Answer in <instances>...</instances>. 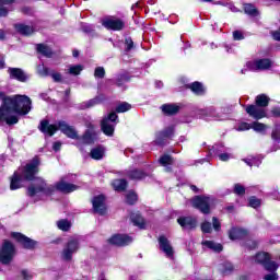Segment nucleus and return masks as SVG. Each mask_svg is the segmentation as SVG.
Wrapping results in <instances>:
<instances>
[{"mask_svg": "<svg viewBox=\"0 0 280 280\" xmlns=\"http://www.w3.org/2000/svg\"><path fill=\"white\" fill-rule=\"evenodd\" d=\"M10 236L16 244L22 246L24 250H36L38 246V241H34L21 232H11Z\"/></svg>", "mask_w": 280, "mask_h": 280, "instance_id": "0eeeda50", "label": "nucleus"}, {"mask_svg": "<svg viewBox=\"0 0 280 280\" xmlns=\"http://www.w3.org/2000/svg\"><path fill=\"white\" fill-rule=\"evenodd\" d=\"M96 104H100V98H92L88 102L86 108H92V106H96Z\"/></svg>", "mask_w": 280, "mask_h": 280, "instance_id": "0e129e2a", "label": "nucleus"}, {"mask_svg": "<svg viewBox=\"0 0 280 280\" xmlns=\"http://www.w3.org/2000/svg\"><path fill=\"white\" fill-rule=\"evenodd\" d=\"M247 235L248 230L242 228H232L229 230V238L232 240V242H235V240H244Z\"/></svg>", "mask_w": 280, "mask_h": 280, "instance_id": "4be33fe9", "label": "nucleus"}, {"mask_svg": "<svg viewBox=\"0 0 280 280\" xmlns=\"http://www.w3.org/2000/svg\"><path fill=\"white\" fill-rule=\"evenodd\" d=\"M10 80H16L18 82H27V74L21 68L8 69Z\"/></svg>", "mask_w": 280, "mask_h": 280, "instance_id": "aec40b11", "label": "nucleus"}, {"mask_svg": "<svg viewBox=\"0 0 280 280\" xmlns=\"http://www.w3.org/2000/svg\"><path fill=\"white\" fill-rule=\"evenodd\" d=\"M174 132H176V128L174 127V125H171L163 130L156 131L154 144L159 145L160 148L167 145V140L174 137Z\"/></svg>", "mask_w": 280, "mask_h": 280, "instance_id": "1a4fd4ad", "label": "nucleus"}, {"mask_svg": "<svg viewBox=\"0 0 280 280\" xmlns=\"http://www.w3.org/2000/svg\"><path fill=\"white\" fill-rule=\"evenodd\" d=\"M112 186L116 191L124 192L128 189V180L126 178L115 179Z\"/></svg>", "mask_w": 280, "mask_h": 280, "instance_id": "c756f323", "label": "nucleus"}, {"mask_svg": "<svg viewBox=\"0 0 280 280\" xmlns=\"http://www.w3.org/2000/svg\"><path fill=\"white\" fill-rule=\"evenodd\" d=\"M252 130H254L255 132H266V130H268V125L264 124V122H259L258 120H255L252 122Z\"/></svg>", "mask_w": 280, "mask_h": 280, "instance_id": "f704fd0d", "label": "nucleus"}, {"mask_svg": "<svg viewBox=\"0 0 280 280\" xmlns=\"http://www.w3.org/2000/svg\"><path fill=\"white\" fill-rule=\"evenodd\" d=\"M177 224L182 226L183 231H194L198 226V220L194 217H179Z\"/></svg>", "mask_w": 280, "mask_h": 280, "instance_id": "f3484780", "label": "nucleus"}, {"mask_svg": "<svg viewBox=\"0 0 280 280\" xmlns=\"http://www.w3.org/2000/svg\"><path fill=\"white\" fill-rule=\"evenodd\" d=\"M250 129H253V124L241 122L238 126V130H241V131H246V130H250Z\"/></svg>", "mask_w": 280, "mask_h": 280, "instance_id": "6e6d98bb", "label": "nucleus"}, {"mask_svg": "<svg viewBox=\"0 0 280 280\" xmlns=\"http://www.w3.org/2000/svg\"><path fill=\"white\" fill-rule=\"evenodd\" d=\"M59 130L68 139H74L75 141H80V135H78V130H75V127L67 124V121L59 120Z\"/></svg>", "mask_w": 280, "mask_h": 280, "instance_id": "4468645a", "label": "nucleus"}, {"mask_svg": "<svg viewBox=\"0 0 280 280\" xmlns=\"http://www.w3.org/2000/svg\"><path fill=\"white\" fill-rule=\"evenodd\" d=\"M194 209L200 211L203 215L211 213V198L205 195H197L191 199Z\"/></svg>", "mask_w": 280, "mask_h": 280, "instance_id": "6e6552de", "label": "nucleus"}, {"mask_svg": "<svg viewBox=\"0 0 280 280\" xmlns=\"http://www.w3.org/2000/svg\"><path fill=\"white\" fill-rule=\"evenodd\" d=\"M271 273L265 275L264 280H279V275L277 271H269Z\"/></svg>", "mask_w": 280, "mask_h": 280, "instance_id": "864d4df0", "label": "nucleus"}, {"mask_svg": "<svg viewBox=\"0 0 280 280\" xmlns=\"http://www.w3.org/2000/svg\"><path fill=\"white\" fill-rule=\"evenodd\" d=\"M131 109H132V105L128 102H121L115 108L116 113L118 114L128 113V110H131Z\"/></svg>", "mask_w": 280, "mask_h": 280, "instance_id": "e433bc0d", "label": "nucleus"}, {"mask_svg": "<svg viewBox=\"0 0 280 280\" xmlns=\"http://www.w3.org/2000/svg\"><path fill=\"white\" fill-rule=\"evenodd\" d=\"M108 244L117 246L118 248H124V246L132 244V236H129L128 234H114L108 238Z\"/></svg>", "mask_w": 280, "mask_h": 280, "instance_id": "f8f14e48", "label": "nucleus"}, {"mask_svg": "<svg viewBox=\"0 0 280 280\" xmlns=\"http://www.w3.org/2000/svg\"><path fill=\"white\" fill-rule=\"evenodd\" d=\"M81 31H82L84 34H93V32H95V30L93 28V26L86 25V24H83V25L81 26Z\"/></svg>", "mask_w": 280, "mask_h": 280, "instance_id": "5fc2aeb1", "label": "nucleus"}, {"mask_svg": "<svg viewBox=\"0 0 280 280\" xmlns=\"http://www.w3.org/2000/svg\"><path fill=\"white\" fill-rule=\"evenodd\" d=\"M50 77L52 78L54 82H62V74L59 72H51Z\"/></svg>", "mask_w": 280, "mask_h": 280, "instance_id": "bf43d9fd", "label": "nucleus"}, {"mask_svg": "<svg viewBox=\"0 0 280 280\" xmlns=\"http://www.w3.org/2000/svg\"><path fill=\"white\" fill-rule=\"evenodd\" d=\"M186 89L191 90V92L195 95H205V93H207V90L205 89V85H202V83H200V81H195L190 84H187Z\"/></svg>", "mask_w": 280, "mask_h": 280, "instance_id": "bb28decb", "label": "nucleus"}, {"mask_svg": "<svg viewBox=\"0 0 280 280\" xmlns=\"http://www.w3.org/2000/svg\"><path fill=\"white\" fill-rule=\"evenodd\" d=\"M20 12L25 14V16H34V9H32V7H22Z\"/></svg>", "mask_w": 280, "mask_h": 280, "instance_id": "603ef678", "label": "nucleus"}, {"mask_svg": "<svg viewBox=\"0 0 280 280\" xmlns=\"http://www.w3.org/2000/svg\"><path fill=\"white\" fill-rule=\"evenodd\" d=\"M129 218L133 226H138V229L142 230L145 229V219L140 211L130 212Z\"/></svg>", "mask_w": 280, "mask_h": 280, "instance_id": "412c9836", "label": "nucleus"}, {"mask_svg": "<svg viewBox=\"0 0 280 280\" xmlns=\"http://www.w3.org/2000/svg\"><path fill=\"white\" fill-rule=\"evenodd\" d=\"M21 276L24 280H31L34 279V276H32V273H30V271H27V269H23L21 271Z\"/></svg>", "mask_w": 280, "mask_h": 280, "instance_id": "13d9d810", "label": "nucleus"}, {"mask_svg": "<svg viewBox=\"0 0 280 280\" xmlns=\"http://www.w3.org/2000/svg\"><path fill=\"white\" fill-rule=\"evenodd\" d=\"M233 194L236 196H245L246 195V187H244L242 184H235Z\"/></svg>", "mask_w": 280, "mask_h": 280, "instance_id": "a18cd8bd", "label": "nucleus"}, {"mask_svg": "<svg viewBox=\"0 0 280 280\" xmlns=\"http://www.w3.org/2000/svg\"><path fill=\"white\" fill-rule=\"evenodd\" d=\"M248 207H252V209H259V207H261V199L256 196L249 197Z\"/></svg>", "mask_w": 280, "mask_h": 280, "instance_id": "a19ab883", "label": "nucleus"}, {"mask_svg": "<svg viewBox=\"0 0 280 280\" xmlns=\"http://www.w3.org/2000/svg\"><path fill=\"white\" fill-rule=\"evenodd\" d=\"M160 250L166 255V257H174V247H172V243L166 238L165 235H160L158 238Z\"/></svg>", "mask_w": 280, "mask_h": 280, "instance_id": "a211bd4d", "label": "nucleus"}, {"mask_svg": "<svg viewBox=\"0 0 280 280\" xmlns=\"http://www.w3.org/2000/svg\"><path fill=\"white\" fill-rule=\"evenodd\" d=\"M92 207L94 213H98V215H106L108 211V209L106 208V196H94L92 199Z\"/></svg>", "mask_w": 280, "mask_h": 280, "instance_id": "ddd939ff", "label": "nucleus"}, {"mask_svg": "<svg viewBox=\"0 0 280 280\" xmlns=\"http://www.w3.org/2000/svg\"><path fill=\"white\" fill-rule=\"evenodd\" d=\"M94 78H96L98 80H104V78H106V70L104 69V67H96L95 68Z\"/></svg>", "mask_w": 280, "mask_h": 280, "instance_id": "37998d69", "label": "nucleus"}, {"mask_svg": "<svg viewBox=\"0 0 280 280\" xmlns=\"http://www.w3.org/2000/svg\"><path fill=\"white\" fill-rule=\"evenodd\" d=\"M82 71H84V66L82 65L70 66L68 69L70 75H80Z\"/></svg>", "mask_w": 280, "mask_h": 280, "instance_id": "58836bf2", "label": "nucleus"}, {"mask_svg": "<svg viewBox=\"0 0 280 280\" xmlns=\"http://www.w3.org/2000/svg\"><path fill=\"white\" fill-rule=\"evenodd\" d=\"M38 73L42 78H49V75H51V70L48 67L39 66Z\"/></svg>", "mask_w": 280, "mask_h": 280, "instance_id": "de8ad7c7", "label": "nucleus"}, {"mask_svg": "<svg viewBox=\"0 0 280 280\" xmlns=\"http://www.w3.org/2000/svg\"><path fill=\"white\" fill-rule=\"evenodd\" d=\"M243 246L247 248V250H255L259 246V242L247 240L243 243Z\"/></svg>", "mask_w": 280, "mask_h": 280, "instance_id": "79ce46f5", "label": "nucleus"}, {"mask_svg": "<svg viewBox=\"0 0 280 280\" xmlns=\"http://www.w3.org/2000/svg\"><path fill=\"white\" fill-rule=\"evenodd\" d=\"M125 45L127 46L125 48V51H131V49L135 48V42L132 40V37H126Z\"/></svg>", "mask_w": 280, "mask_h": 280, "instance_id": "8fccbe9b", "label": "nucleus"}, {"mask_svg": "<svg viewBox=\"0 0 280 280\" xmlns=\"http://www.w3.org/2000/svg\"><path fill=\"white\" fill-rule=\"evenodd\" d=\"M78 189V185L70 184L65 180H60L56 183V185H48L45 179H39V183L35 186L31 184L26 189V195L30 198H34L36 194H44V196H54L56 191H60L61 194H72Z\"/></svg>", "mask_w": 280, "mask_h": 280, "instance_id": "f03ea898", "label": "nucleus"}, {"mask_svg": "<svg viewBox=\"0 0 280 280\" xmlns=\"http://www.w3.org/2000/svg\"><path fill=\"white\" fill-rule=\"evenodd\" d=\"M78 250H80V242L75 238L68 241L62 249V259L65 261H71V259H73V254Z\"/></svg>", "mask_w": 280, "mask_h": 280, "instance_id": "9b49d317", "label": "nucleus"}, {"mask_svg": "<svg viewBox=\"0 0 280 280\" xmlns=\"http://www.w3.org/2000/svg\"><path fill=\"white\" fill-rule=\"evenodd\" d=\"M39 132H43V135H47L48 137H54L58 130H60V125L57 122V125H51L47 119L40 120V124L38 126Z\"/></svg>", "mask_w": 280, "mask_h": 280, "instance_id": "dca6fc26", "label": "nucleus"}, {"mask_svg": "<svg viewBox=\"0 0 280 280\" xmlns=\"http://www.w3.org/2000/svg\"><path fill=\"white\" fill-rule=\"evenodd\" d=\"M40 172V156L35 155L28 163L21 168V173L15 171L10 177V189H23V183H32L36 180V175Z\"/></svg>", "mask_w": 280, "mask_h": 280, "instance_id": "f257e3e1", "label": "nucleus"}, {"mask_svg": "<svg viewBox=\"0 0 280 280\" xmlns=\"http://www.w3.org/2000/svg\"><path fill=\"white\" fill-rule=\"evenodd\" d=\"M0 100H2L0 108H4L5 113H10V105L7 102L8 100H12V96H5V92H0Z\"/></svg>", "mask_w": 280, "mask_h": 280, "instance_id": "ea45409f", "label": "nucleus"}, {"mask_svg": "<svg viewBox=\"0 0 280 280\" xmlns=\"http://www.w3.org/2000/svg\"><path fill=\"white\" fill-rule=\"evenodd\" d=\"M96 139H97V132L95 131V125L89 124L88 129L80 137V140L85 145H93V143H95Z\"/></svg>", "mask_w": 280, "mask_h": 280, "instance_id": "2eb2a0df", "label": "nucleus"}, {"mask_svg": "<svg viewBox=\"0 0 280 280\" xmlns=\"http://www.w3.org/2000/svg\"><path fill=\"white\" fill-rule=\"evenodd\" d=\"M8 14H10V10L3 5H0V19L8 16Z\"/></svg>", "mask_w": 280, "mask_h": 280, "instance_id": "052dcab7", "label": "nucleus"}, {"mask_svg": "<svg viewBox=\"0 0 280 280\" xmlns=\"http://www.w3.org/2000/svg\"><path fill=\"white\" fill-rule=\"evenodd\" d=\"M126 176L129 180H135L136 183H139L141 180H145L148 172L142 168H132L126 172Z\"/></svg>", "mask_w": 280, "mask_h": 280, "instance_id": "6ab92c4d", "label": "nucleus"}, {"mask_svg": "<svg viewBox=\"0 0 280 280\" xmlns=\"http://www.w3.org/2000/svg\"><path fill=\"white\" fill-rule=\"evenodd\" d=\"M60 148H62V142H60V141L54 142V144H52V150H54L55 152H60Z\"/></svg>", "mask_w": 280, "mask_h": 280, "instance_id": "338daca9", "label": "nucleus"}, {"mask_svg": "<svg viewBox=\"0 0 280 280\" xmlns=\"http://www.w3.org/2000/svg\"><path fill=\"white\" fill-rule=\"evenodd\" d=\"M161 110L165 117H174L180 113V106L176 104H163Z\"/></svg>", "mask_w": 280, "mask_h": 280, "instance_id": "5701e85b", "label": "nucleus"}, {"mask_svg": "<svg viewBox=\"0 0 280 280\" xmlns=\"http://www.w3.org/2000/svg\"><path fill=\"white\" fill-rule=\"evenodd\" d=\"M36 51L40 56H44V58H54V49L49 47L47 44H36Z\"/></svg>", "mask_w": 280, "mask_h": 280, "instance_id": "b1692460", "label": "nucleus"}, {"mask_svg": "<svg viewBox=\"0 0 280 280\" xmlns=\"http://www.w3.org/2000/svg\"><path fill=\"white\" fill-rule=\"evenodd\" d=\"M130 80H131V77L130 74H128V72L120 73L116 78V84L117 86H124V84H126V82H130Z\"/></svg>", "mask_w": 280, "mask_h": 280, "instance_id": "c9c22d12", "label": "nucleus"}, {"mask_svg": "<svg viewBox=\"0 0 280 280\" xmlns=\"http://www.w3.org/2000/svg\"><path fill=\"white\" fill-rule=\"evenodd\" d=\"M270 105V98L266 94H258L255 97V104L243 105L245 112L252 119L259 121V119H266L268 113L264 108H268Z\"/></svg>", "mask_w": 280, "mask_h": 280, "instance_id": "7ed1b4c3", "label": "nucleus"}, {"mask_svg": "<svg viewBox=\"0 0 280 280\" xmlns=\"http://www.w3.org/2000/svg\"><path fill=\"white\" fill-rule=\"evenodd\" d=\"M16 256V246L10 240H3L0 247V264L10 266Z\"/></svg>", "mask_w": 280, "mask_h": 280, "instance_id": "39448f33", "label": "nucleus"}, {"mask_svg": "<svg viewBox=\"0 0 280 280\" xmlns=\"http://www.w3.org/2000/svg\"><path fill=\"white\" fill-rule=\"evenodd\" d=\"M14 30L22 36H32V34H34V26H30L23 23L14 24Z\"/></svg>", "mask_w": 280, "mask_h": 280, "instance_id": "393cba45", "label": "nucleus"}, {"mask_svg": "<svg viewBox=\"0 0 280 280\" xmlns=\"http://www.w3.org/2000/svg\"><path fill=\"white\" fill-rule=\"evenodd\" d=\"M115 124L101 120V130L106 137H113V135H115Z\"/></svg>", "mask_w": 280, "mask_h": 280, "instance_id": "cd10ccee", "label": "nucleus"}, {"mask_svg": "<svg viewBox=\"0 0 280 280\" xmlns=\"http://www.w3.org/2000/svg\"><path fill=\"white\" fill-rule=\"evenodd\" d=\"M256 264H260L267 272H277L279 265L272 260L268 252H259L255 256Z\"/></svg>", "mask_w": 280, "mask_h": 280, "instance_id": "423d86ee", "label": "nucleus"}, {"mask_svg": "<svg viewBox=\"0 0 280 280\" xmlns=\"http://www.w3.org/2000/svg\"><path fill=\"white\" fill-rule=\"evenodd\" d=\"M271 139L273 141H280V132L279 130L277 129H273L272 132H271Z\"/></svg>", "mask_w": 280, "mask_h": 280, "instance_id": "e2e57ef3", "label": "nucleus"}, {"mask_svg": "<svg viewBox=\"0 0 280 280\" xmlns=\"http://www.w3.org/2000/svg\"><path fill=\"white\" fill-rule=\"evenodd\" d=\"M104 148L102 145H98L91 150L90 156L94 161H102V159H104Z\"/></svg>", "mask_w": 280, "mask_h": 280, "instance_id": "7c9ffc66", "label": "nucleus"}, {"mask_svg": "<svg viewBox=\"0 0 280 280\" xmlns=\"http://www.w3.org/2000/svg\"><path fill=\"white\" fill-rule=\"evenodd\" d=\"M233 39L234 40H244V33H242V31H234Z\"/></svg>", "mask_w": 280, "mask_h": 280, "instance_id": "4d7b16f0", "label": "nucleus"}, {"mask_svg": "<svg viewBox=\"0 0 280 280\" xmlns=\"http://www.w3.org/2000/svg\"><path fill=\"white\" fill-rule=\"evenodd\" d=\"M57 228L59 229V231H63L65 233H67L68 231H71V222L69 221V219H60L59 221H57Z\"/></svg>", "mask_w": 280, "mask_h": 280, "instance_id": "72a5a7b5", "label": "nucleus"}, {"mask_svg": "<svg viewBox=\"0 0 280 280\" xmlns=\"http://www.w3.org/2000/svg\"><path fill=\"white\" fill-rule=\"evenodd\" d=\"M102 120L107 121L108 124H115V126H117V124H119V116L117 115V112H110Z\"/></svg>", "mask_w": 280, "mask_h": 280, "instance_id": "4c0bfd02", "label": "nucleus"}, {"mask_svg": "<svg viewBox=\"0 0 280 280\" xmlns=\"http://www.w3.org/2000/svg\"><path fill=\"white\" fill-rule=\"evenodd\" d=\"M159 163L160 165H162V167H167V165H174V156L170 154H163L160 156Z\"/></svg>", "mask_w": 280, "mask_h": 280, "instance_id": "473e14b6", "label": "nucleus"}, {"mask_svg": "<svg viewBox=\"0 0 280 280\" xmlns=\"http://www.w3.org/2000/svg\"><path fill=\"white\" fill-rule=\"evenodd\" d=\"M102 25L105 30L112 32H121L122 30H126V22L119 18H105L102 20Z\"/></svg>", "mask_w": 280, "mask_h": 280, "instance_id": "9d476101", "label": "nucleus"}, {"mask_svg": "<svg viewBox=\"0 0 280 280\" xmlns=\"http://www.w3.org/2000/svg\"><path fill=\"white\" fill-rule=\"evenodd\" d=\"M3 121H5L7 126H14L15 124H19V117L18 116H5Z\"/></svg>", "mask_w": 280, "mask_h": 280, "instance_id": "49530a36", "label": "nucleus"}, {"mask_svg": "<svg viewBox=\"0 0 280 280\" xmlns=\"http://www.w3.org/2000/svg\"><path fill=\"white\" fill-rule=\"evenodd\" d=\"M200 229L203 234H209V233L213 232V228L211 225V222H209V221L202 222L200 225Z\"/></svg>", "mask_w": 280, "mask_h": 280, "instance_id": "c03bdc74", "label": "nucleus"}, {"mask_svg": "<svg viewBox=\"0 0 280 280\" xmlns=\"http://www.w3.org/2000/svg\"><path fill=\"white\" fill-rule=\"evenodd\" d=\"M256 71H268L272 67V61L268 58L257 59L254 61Z\"/></svg>", "mask_w": 280, "mask_h": 280, "instance_id": "a878e982", "label": "nucleus"}, {"mask_svg": "<svg viewBox=\"0 0 280 280\" xmlns=\"http://www.w3.org/2000/svg\"><path fill=\"white\" fill-rule=\"evenodd\" d=\"M7 104L10 106V113L15 115H27L32 110V98L27 95H14L12 98H7Z\"/></svg>", "mask_w": 280, "mask_h": 280, "instance_id": "20e7f679", "label": "nucleus"}, {"mask_svg": "<svg viewBox=\"0 0 280 280\" xmlns=\"http://www.w3.org/2000/svg\"><path fill=\"white\" fill-rule=\"evenodd\" d=\"M220 161L226 162L229 159H231V155L229 153H221L219 154Z\"/></svg>", "mask_w": 280, "mask_h": 280, "instance_id": "774afa93", "label": "nucleus"}, {"mask_svg": "<svg viewBox=\"0 0 280 280\" xmlns=\"http://www.w3.org/2000/svg\"><path fill=\"white\" fill-rule=\"evenodd\" d=\"M202 245L206 246L207 248H210V250H213L215 246V242L213 241H203Z\"/></svg>", "mask_w": 280, "mask_h": 280, "instance_id": "680f3d73", "label": "nucleus"}, {"mask_svg": "<svg viewBox=\"0 0 280 280\" xmlns=\"http://www.w3.org/2000/svg\"><path fill=\"white\" fill-rule=\"evenodd\" d=\"M271 115L272 117L280 118V107H272Z\"/></svg>", "mask_w": 280, "mask_h": 280, "instance_id": "69168bd1", "label": "nucleus"}, {"mask_svg": "<svg viewBox=\"0 0 280 280\" xmlns=\"http://www.w3.org/2000/svg\"><path fill=\"white\" fill-rule=\"evenodd\" d=\"M212 228L214 229V231H217V233L222 231V223H220V219H218L217 217L212 218Z\"/></svg>", "mask_w": 280, "mask_h": 280, "instance_id": "09e8293b", "label": "nucleus"}, {"mask_svg": "<svg viewBox=\"0 0 280 280\" xmlns=\"http://www.w3.org/2000/svg\"><path fill=\"white\" fill-rule=\"evenodd\" d=\"M125 202L126 205H128L129 207H135V205L137 202H139V195L137 194V191L135 190H129L126 195H125Z\"/></svg>", "mask_w": 280, "mask_h": 280, "instance_id": "c85d7f7f", "label": "nucleus"}, {"mask_svg": "<svg viewBox=\"0 0 280 280\" xmlns=\"http://www.w3.org/2000/svg\"><path fill=\"white\" fill-rule=\"evenodd\" d=\"M235 270V267H233V264L225 262L223 265V275H231Z\"/></svg>", "mask_w": 280, "mask_h": 280, "instance_id": "3c124183", "label": "nucleus"}, {"mask_svg": "<svg viewBox=\"0 0 280 280\" xmlns=\"http://www.w3.org/2000/svg\"><path fill=\"white\" fill-rule=\"evenodd\" d=\"M243 10L248 16H259V10L253 3L243 4Z\"/></svg>", "mask_w": 280, "mask_h": 280, "instance_id": "2f4dec72", "label": "nucleus"}]
</instances>
